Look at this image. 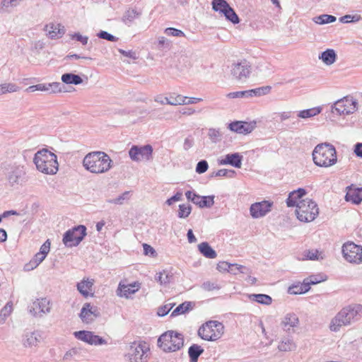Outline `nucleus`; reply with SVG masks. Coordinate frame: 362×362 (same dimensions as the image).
I'll return each instance as SVG.
<instances>
[{
    "instance_id": "42",
    "label": "nucleus",
    "mask_w": 362,
    "mask_h": 362,
    "mask_svg": "<svg viewBox=\"0 0 362 362\" xmlns=\"http://www.w3.org/2000/svg\"><path fill=\"white\" fill-rule=\"evenodd\" d=\"M272 89L270 86H262L255 89L248 90L250 97H259L268 94Z\"/></svg>"
},
{
    "instance_id": "21",
    "label": "nucleus",
    "mask_w": 362,
    "mask_h": 362,
    "mask_svg": "<svg viewBox=\"0 0 362 362\" xmlns=\"http://www.w3.org/2000/svg\"><path fill=\"white\" fill-rule=\"evenodd\" d=\"M306 193V190L303 188H298V189L290 192L286 201L287 206H296L297 208L299 201H300V199H302Z\"/></svg>"
},
{
    "instance_id": "6",
    "label": "nucleus",
    "mask_w": 362,
    "mask_h": 362,
    "mask_svg": "<svg viewBox=\"0 0 362 362\" xmlns=\"http://www.w3.org/2000/svg\"><path fill=\"white\" fill-rule=\"evenodd\" d=\"M6 180L11 187L23 185L27 181L26 171L24 165L4 164Z\"/></svg>"
},
{
    "instance_id": "39",
    "label": "nucleus",
    "mask_w": 362,
    "mask_h": 362,
    "mask_svg": "<svg viewBox=\"0 0 362 362\" xmlns=\"http://www.w3.org/2000/svg\"><path fill=\"white\" fill-rule=\"evenodd\" d=\"M23 0H0V13L8 11L9 8H13L20 4Z\"/></svg>"
},
{
    "instance_id": "37",
    "label": "nucleus",
    "mask_w": 362,
    "mask_h": 362,
    "mask_svg": "<svg viewBox=\"0 0 362 362\" xmlns=\"http://www.w3.org/2000/svg\"><path fill=\"white\" fill-rule=\"evenodd\" d=\"M141 16V13L136 11L135 9H129L123 15L122 21L126 24L129 25L132 23L134 19L139 18Z\"/></svg>"
},
{
    "instance_id": "33",
    "label": "nucleus",
    "mask_w": 362,
    "mask_h": 362,
    "mask_svg": "<svg viewBox=\"0 0 362 362\" xmlns=\"http://www.w3.org/2000/svg\"><path fill=\"white\" fill-rule=\"evenodd\" d=\"M249 298L252 301L266 305H269L272 303V297L267 294H250L249 295Z\"/></svg>"
},
{
    "instance_id": "7",
    "label": "nucleus",
    "mask_w": 362,
    "mask_h": 362,
    "mask_svg": "<svg viewBox=\"0 0 362 362\" xmlns=\"http://www.w3.org/2000/svg\"><path fill=\"white\" fill-rule=\"evenodd\" d=\"M223 325L221 322L210 320L203 324L198 329V335L206 341H216L223 334Z\"/></svg>"
},
{
    "instance_id": "53",
    "label": "nucleus",
    "mask_w": 362,
    "mask_h": 362,
    "mask_svg": "<svg viewBox=\"0 0 362 362\" xmlns=\"http://www.w3.org/2000/svg\"><path fill=\"white\" fill-rule=\"evenodd\" d=\"M361 16L359 15H345L341 18H339V21L342 23H354L357 22L361 19Z\"/></svg>"
},
{
    "instance_id": "31",
    "label": "nucleus",
    "mask_w": 362,
    "mask_h": 362,
    "mask_svg": "<svg viewBox=\"0 0 362 362\" xmlns=\"http://www.w3.org/2000/svg\"><path fill=\"white\" fill-rule=\"evenodd\" d=\"M62 81L66 84L79 85L83 83L82 78L73 73H65L62 76Z\"/></svg>"
},
{
    "instance_id": "26",
    "label": "nucleus",
    "mask_w": 362,
    "mask_h": 362,
    "mask_svg": "<svg viewBox=\"0 0 362 362\" xmlns=\"http://www.w3.org/2000/svg\"><path fill=\"white\" fill-rule=\"evenodd\" d=\"M199 252L206 258L214 259L217 256L216 252L210 246L209 243L202 242L198 245Z\"/></svg>"
},
{
    "instance_id": "28",
    "label": "nucleus",
    "mask_w": 362,
    "mask_h": 362,
    "mask_svg": "<svg viewBox=\"0 0 362 362\" xmlns=\"http://www.w3.org/2000/svg\"><path fill=\"white\" fill-rule=\"evenodd\" d=\"M204 350L200 346L193 344L189 347L188 354L189 362H197L199 357L204 353Z\"/></svg>"
},
{
    "instance_id": "48",
    "label": "nucleus",
    "mask_w": 362,
    "mask_h": 362,
    "mask_svg": "<svg viewBox=\"0 0 362 362\" xmlns=\"http://www.w3.org/2000/svg\"><path fill=\"white\" fill-rule=\"evenodd\" d=\"M19 87L14 83H4L0 85V95L6 93L16 92Z\"/></svg>"
},
{
    "instance_id": "34",
    "label": "nucleus",
    "mask_w": 362,
    "mask_h": 362,
    "mask_svg": "<svg viewBox=\"0 0 362 362\" xmlns=\"http://www.w3.org/2000/svg\"><path fill=\"white\" fill-rule=\"evenodd\" d=\"M173 274H170L166 270L157 273L155 276V280L160 285H166L173 279Z\"/></svg>"
},
{
    "instance_id": "57",
    "label": "nucleus",
    "mask_w": 362,
    "mask_h": 362,
    "mask_svg": "<svg viewBox=\"0 0 362 362\" xmlns=\"http://www.w3.org/2000/svg\"><path fill=\"white\" fill-rule=\"evenodd\" d=\"M318 252L317 250H308L304 251V256L306 259L317 260L319 259Z\"/></svg>"
},
{
    "instance_id": "61",
    "label": "nucleus",
    "mask_w": 362,
    "mask_h": 362,
    "mask_svg": "<svg viewBox=\"0 0 362 362\" xmlns=\"http://www.w3.org/2000/svg\"><path fill=\"white\" fill-rule=\"evenodd\" d=\"M72 40H75L81 42L83 45H86L88 43V37L87 36H83L79 33H75L71 35Z\"/></svg>"
},
{
    "instance_id": "11",
    "label": "nucleus",
    "mask_w": 362,
    "mask_h": 362,
    "mask_svg": "<svg viewBox=\"0 0 362 362\" xmlns=\"http://www.w3.org/2000/svg\"><path fill=\"white\" fill-rule=\"evenodd\" d=\"M358 103L353 98L345 97L337 100L332 107V112L339 115H350L357 110Z\"/></svg>"
},
{
    "instance_id": "56",
    "label": "nucleus",
    "mask_w": 362,
    "mask_h": 362,
    "mask_svg": "<svg viewBox=\"0 0 362 362\" xmlns=\"http://www.w3.org/2000/svg\"><path fill=\"white\" fill-rule=\"evenodd\" d=\"M306 279L310 282V284L311 285L317 284L324 281L327 279L325 276H323L321 274L311 275Z\"/></svg>"
},
{
    "instance_id": "52",
    "label": "nucleus",
    "mask_w": 362,
    "mask_h": 362,
    "mask_svg": "<svg viewBox=\"0 0 362 362\" xmlns=\"http://www.w3.org/2000/svg\"><path fill=\"white\" fill-rule=\"evenodd\" d=\"M164 33L165 35L168 36H175V37H185V34L181 30L175 28H167L165 29Z\"/></svg>"
},
{
    "instance_id": "40",
    "label": "nucleus",
    "mask_w": 362,
    "mask_h": 362,
    "mask_svg": "<svg viewBox=\"0 0 362 362\" xmlns=\"http://www.w3.org/2000/svg\"><path fill=\"white\" fill-rule=\"evenodd\" d=\"M46 256L37 252L30 262L25 264V268L26 270H31L37 267L45 259Z\"/></svg>"
},
{
    "instance_id": "5",
    "label": "nucleus",
    "mask_w": 362,
    "mask_h": 362,
    "mask_svg": "<svg viewBox=\"0 0 362 362\" xmlns=\"http://www.w3.org/2000/svg\"><path fill=\"white\" fill-rule=\"evenodd\" d=\"M296 214L299 221L310 222L317 216L319 209L316 202L312 199H301L296 209Z\"/></svg>"
},
{
    "instance_id": "55",
    "label": "nucleus",
    "mask_w": 362,
    "mask_h": 362,
    "mask_svg": "<svg viewBox=\"0 0 362 362\" xmlns=\"http://www.w3.org/2000/svg\"><path fill=\"white\" fill-rule=\"evenodd\" d=\"M97 36L100 39L106 40L110 42H116L118 40L117 37L104 30L100 31L97 34Z\"/></svg>"
},
{
    "instance_id": "24",
    "label": "nucleus",
    "mask_w": 362,
    "mask_h": 362,
    "mask_svg": "<svg viewBox=\"0 0 362 362\" xmlns=\"http://www.w3.org/2000/svg\"><path fill=\"white\" fill-rule=\"evenodd\" d=\"M348 188L349 189L345 195L346 201L351 202L354 204H361L362 202V188L351 189V187H348Z\"/></svg>"
},
{
    "instance_id": "17",
    "label": "nucleus",
    "mask_w": 362,
    "mask_h": 362,
    "mask_svg": "<svg viewBox=\"0 0 362 362\" xmlns=\"http://www.w3.org/2000/svg\"><path fill=\"white\" fill-rule=\"evenodd\" d=\"M231 74L237 79L242 80L249 77L251 72L250 63L244 59L233 64L230 70Z\"/></svg>"
},
{
    "instance_id": "2",
    "label": "nucleus",
    "mask_w": 362,
    "mask_h": 362,
    "mask_svg": "<svg viewBox=\"0 0 362 362\" xmlns=\"http://www.w3.org/2000/svg\"><path fill=\"white\" fill-rule=\"evenodd\" d=\"M314 163L322 168H328L334 165L337 161L335 147L329 143L317 144L313 151Z\"/></svg>"
},
{
    "instance_id": "27",
    "label": "nucleus",
    "mask_w": 362,
    "mask_h": 362,
    "mask_svg": "<svg viewBox=\"0 0 362 362\" xmlns=\"http://www.w3.org/2000/svg\"><path fill=\"white\" fill-rule=\"evenodd\" d=\"M337 54L332 49H327L322 52L319 56V59H321L326 65H331L336 62Z\"/></svg>"
},
{
    "instance_id": "54",
    "label": "nucleus",
    "mask_w": 362,
    "mask_h": 362,
    "mask_svg": "<svg viewBox=\"0 0 362 362\" xmlns=\"http://www.w3.org/2000/svg\"><path fill=\"white\" fill-rule=\"evenodd\" d=\"M209 168V164L206 160H201L199 161L196 166V173L198 174H202L206 172Z\"/></svg>"
},
{
    "instance_id": "45",
    "label": "nucleus",
    "mask_w": 362,
    "mask_h": 362,
    "mask_svg": "<svg viewBox=\"0 0 362 362\" xmlns=\"http://www.w3.org/2000/svg\"><path fill=\"white\" fill-rule=\"evenodd\" d=\"M192 211V206L189 204H180L177 216L180 218H185L189 216Z\"/></svg>"
},
{
    "instance_id": "47",
    "label": "nucleus",
    "mask_w": 362,
    "mask_h": 362,
    "mask_svg": "<svg viewBox=\"0 0 362 362\" xmlns=\"http://www.w3.org/2000/svg\"><path fill=\"white\" fill-rule=\"evenodd\" d=\"M236 172L234 170L221 169L211 174V177H226L233 178L235 176Z\"/></svg>"
},
{
    "instance_id": "4",
    "label": "nucleus",
    "mask_w": 362,
    "mask_h": 362,
    "mask_svg": "<svg viewBox=\"0 0 362 362\" xmlns=\"http://www.w3.org/2000/svg\"><path fill=\"white\" fill-rule=\"evenodd\" d=\"M157 343L163 351L174 352L183 346L184 338L182 334L169 330L159 337Z\"/></svg>"
},
{
    "instance_id": "41",
    "label": "nucleus",
    "mask_w": 362,
    "mask_h": 362,
    "mask_svg": "<svg viewBox=\"0 0 362 362\" xmlns=\"http://www.w3.org/2000/svg\"><path fill=\"white\" fill-rule=\"evenodd\" d=\"M337 21V18L332 15L329 14H322L318 16H316L313 18V21L320 25L327 24L330 23H334Z\"/></svg>"
},
{
    "instance_id": "25",
    "label": "nucleus",
    "mask_w": 362,
    "mask_h": 362,
    "mask_svg": "<svg viewBox=\"0 0 362 362\" xmlns=\"http://www.w3.org/2000/svg\"><path fill=\"white\" fill-rule=\"evenodd\" d=\"M346 312L349 313L353 322H356L362 317V305L361 304H353L344 307Z\"/></svg>"
},
{
    "instance_id": "29",
    "label": "nucleus",
    "mask_w": 362,
    "mask_h": 362,
    "mask_svg": "<svg viewBox=\"0 0 362 362\" xmlns=\"http://www.w3.org/2000/svg\"><path fill=\"white\" fill-rule=\"evenodd\" d=\"M93 286V280L83 279L77 284V289L83 296L88 297L90 295L88 290L91 291Z\"/></svg>"
},
{
    "instance_id": "30",
    "label": "nucleus",
    "mask_w": 362,
    "mask_h": 362,
    "mask_svg": "<svg viewBox=\"0 0 362 362\" xmlns=\"http://www.w3.org/2000/svg\"><path fill=\"white\" fill-rule=\"evenodd\" d=\"M139 286H137V288L135 289L134 285H122L121 283H119V286L117 290V296L120 297H125L128 298L130 294L134 293L138 289Z\"/></svg>"
},
{
    "instance_id": "59",
    "label": "nucleus",
    "mask_w": 362,
    "mask_h": 362,
    "mask_svg": "<svg viewBox=\"0 0 362 362\" xmlns=\"http://www.w3.org/2000/svg\"><path fill=\"white\" fill-rule=\"evenodd\" d=\"M250 93L247 90L236 91L229 93L227 96L229 98H250Z\"/></svg>"
},
{
    "instance_id": "8",
    "label": "nucleus",
    "mask_w": 362,
    "mask_h": 362,
    "mask_svg": "<svg viewBox=\"0 0 362 362\" xmlns=\"http://www.w3.org/2000/svg\"><path fill=\"white\" fill-rule=\"evenodd\" d=\"M148 351L149 348L146 342L134 341L130 344L125 357L130 362H147Z\"/></svg>"
},
{
    "instance_id": "20",
    "label": "nucleus",
    "mask_w": 362,
    "mask_h": 362,
    "mask_svg": "<svg viewBox=\"0 0 362 362\" xmlns=\"http://www.w3.org/2000/svg\"><path fill=\"white\" fill-rule=\"evenodd\" d=\"M243 156L238 153H228L223 159L218 160L219 165H230L236 168H240L243 161Z\"/></svg>"
},
{
    "instance_id": "50",
    "label": "nucleus",
    "mask_w": 362,
    "mask_h": 362,
    "mask_svg": "<svg viewBox=\"0 0 362 362\" xmlns=\"http://www.w3.org/2000/svg\"><path fill=\"white\" fill-rule=\"evenodd\" d=\"M214 196H203L200 200L199 208H211L214 204Z\"/></svg>"
},
{
    "instance_id": "23",
    "label": "nucleus",
    "mask_w": 362,
    "mask_h": 362,
    "mask_svg": "<svg viewBox=\"0 0 362 362\" xmlns=\"http://www.w3.org/2000/svg\"><path fill=\"white\" fill-rule=\"evenodd\" d=\"M281 325L284 331L290 332L291 328L299 325V319L295 313H288L284 317Z\"/></svg>"
},
{
    "instance_id": "58",
    "label": "nucleus",
    "mask_w": 362,
    "mask_h": 362,
    "mask_svg": "<svg viewBox=\"0 0 362 362\" xmlns=\"http://www.w3.org/2000/svg\"><path fill=\"white\" fill-rule=\"evenodd\" d=\"M173 304L168 303L158 308L157 314L160 317H163L168 314L170 310L173 308Z\"/></svg>"
},
{
    "instance_id": "46",
    "label": "nucleus",
    "mask_w": 362,
    "mask_h": 362,
    "mask_svg": "<svg viewBox=\"0 0 362 362\" xmlns=\"http://www.w3.org/2000/svg\"><path fill=\"white\" fill-rule=\"evenodd\" d=\"M187 99V97H184L180 95H178L175 98L170 97V98H168V97H165L166 104L171 105H184V103H186Z\"/></svg>"
},
{
    "instance_id": "10",
    "label": "nucleus",
    "mask_w": 362,
    "mask_h": 362,
    "mask_svg": "<svg viewBox=\"0 0 362 362\" xmlns=\"http://www.w3.org/2000/svg\"><path fill=\"white\" fill-rule=\"evenodd\" d=\"M342 254L344 259L351 263L362 262V246L353 242H347L343 245Z\"/></svg>"
},
{
    "instance_id": "64",
    "label": "nucleus",
    "mask_w": 362,
    "mask_h": 362,
    "mask_svg": "<svg viewBox=\"0 0 362 362\" xmlns=\"http://www.w3.org/2000/svg\"><path fill=\"white\" fill-rule=\"evenodd\" d=\"M202 288L204 291H213L215 289H219V287L215 283H213L211 281L204 282L202 285Z\"/></svg>"
},
{
    "instance_id": "63",
    "label": "nucleus",
    "mask_w": 362,
    "mask_h": 362,
    "mask_svg": "<svg viewBox=\"0 0 362 362\" xmlns=\"http://www.w3.org/2000/svg\"><path fill=\"white\" fill-rule=\"evenodd\" d=\"M144 247V253L145 255H148L150 257H155L156 255V252L153 247L151 245L144 243L143 244Z\"/></svg>"
},
{
    "instance_id": "13",
    "label": "nucleus",
    "mask_w": 362,
    "mask_h": 362,
    "mask_svg": "<svg viewBox=\"0 0 362 362\" xmlns=\"http://www.w3.org/2000/svg\"><path fill=\"white\" fill-rule=\"evenodd\" d=\"M74 337L90 345H103L107 344V341L103 337L94 334L93 332L86 330H80L74 332Z\"/></svg>"
},
{
    "instance_id": "38",
    "label": "nucleus",
    "mask_w": 362,
    "mask_h": 362,
    "mask_svg": "<svg viewBox=\"0 0 362 362\" xmlns=\"http://www.w3.org/2000/svg\"><path fill=\"white\" fill-rule=\"evenodd\" d=\"M212 9L214 11H218L222 14L225 13V11L230 6L226 0H213L211 2Z\"/></svg>"
},
{
    "instance_id": "35",
    "label": "nucleus",
    "mask_w": 362,
    "mask_h": 362,
    "mask_svg": "<svg viewBox=\"0 0 362 362\" xmlns=\"http://www.w3.org/2000/svg\"><path fill=\"white\" fill-rule=\"evenodd\" d=\"M40 336L36 332L28 333L23 339V344L25 346H36L39 342Z\"/></svg>"
},
{
    "instance_id": "49",
    "label": "nucleus",
    "mask_w": 362,
    "mask_h": 362,
    "mask_svg": "<svg viewBox=\"0 0 362 362\" xmlns=\"http://www.w3.org/2000/svg\"><path fill=\"white\" fill-rule=\"evenodd\" d=\"M129 191H126L117 198L108 199L107 202L110 204L122 205L124 204L125 200H128L129 199Z\"/></svg>"
},
{
    "instance_id": "1",
    "label": "nucleus",
    "mask_w": 362,
    "mask_h": 362,
    "mask_svg": "<svg viewBox=\"0 0 362 362\" xmlns=\"http://www.w3.org/2000/svg\"><path fill=\"white\" fill-rule=\"evenodd\" d=\"M83 165L88 171L95 174H102L109 171L113 161L103 151H93L88 153L83 160Z\"/></svg>"
},
{
    "instance_id": "9",
    "label": "nucleus",
    "mask_w": 362,
    "mask_h": 362,
    "mask_svg": "<svg viewBox=\"0 0 362 362\" xmlns=\"http://www.w3.org/2000/svg\"><path fill=\"white\" fill-rule=\"evenodd\" d=\"M86 227L83 225H78L69 229L63 235V243L68 247L78 246L86 236Z\"/></svg>"
},
{
    "instance_id": "60",
    "label": "nucleus",
    "mask_w": 362,
    "mask_h": 362,
    "mask_svg": "<svg viewBox=\"0 0 362 362\" xmlns=\"http://www.w3.org/2000/svg\"><path fill=\"white\" fill-rule=\"evenodd\" d=\"M208 136L213 142L216 143L220 140L219 138L221 136V134L219 130L215 129H209Z\"/></svg>"
},
{
    "instance_id": "16",
    "label": "nucleus",
    "mask_w": 362,
    "mask_h": 362,
    "mask_svg": "<svg viewBox=\"0 0 362 362\" xmlns=\"http://www.w3.org/2000/svg\"><path fill=\"white\" fill-rule=\"evenodd\" d=\"M29 310L33 316L42 317L50 312V301L47 298H37L33 303Z\"/></svg>"
},
{
    "instance_id": "32",
    "label": "nucleus",
    "mask_w": 362,
    "mask_h": 362,
    "mask_svg": "<svg viewBox=\"0 0 362 362\" xmlns=\"http://www.w3.org/2000/svg\"><path fill=\"white\" fill-rule=\"evenodd\" d=\"M193 303L185 301L180 304L171 313V317H175L181 314H185L193 308Z\"/></svg>"
},
{
    "instance_id": "51",
    "label": "nucleus",
    "mask_w": 362,
    "mask_h": 362,
    "mask_svg": "<svg viewBox=\"0 0 362 362\" xmlns=\"http://www.w3.org/2000/svg\"><path fill=\"white\" fill-rule=\"evenodd\" d=\"M50 90V86L49 83H38L37 85H33L29 86L26 91L28 92H34L35 90H40V91H49Z\"/></svg>"
},
{
    "instance_id": "18",
    "label": "nucleus",
    "mask_w": 362,
    "mask_h": 362,
    "mask_svg": "<svg viewBox=\"0 0 362 362\" xmlns=\"http://www.w3.org/2000/svg\"><path fill=\"white\" fill-rule=\"evenodd\" d=\"M256 127V122L234 121L228 124V129L238 134H247Z\"/></svg>"
},
{
    "instance_id": "3",
    "label": "nucleus",
    "mask_w": 362,
    "mask_h": 362,
    "mask_svg": "<svg viewBox=\"0 0 362 362\" xmlns=\"http://www.w3.org/2000/svg\"><path fill=\"white\" fill-rule=\"evenodd\" d=\"M33 162L39 171L47 175H54L59 170L57 156L45 148L35 154Z\"/></svg>"
},
{
    "instance_id": "44",
    "label": "nucleus",
    "mask_w": 362,
    "mask_h": 362,
    "mask_svg": "<svg viewBox=\"0 0 362 362\" xmlns=\"http://www.w3.org/2000/svg\"><path fill=\"white\" fill-rule=\"evenodd\" d=\"M281 351H290L296 349V344L292 339L283 340L278 346Z\"/></svg>"
},
{
    "instance_id": "62",
    "label": "nucleus",
    "mask_w": 362,
    "mask_h": 362,
    "mask_svg": "<svg viewBox=\"0 0 362 362\" xmlns=\"http://www.w3.org/2000/svg\"><path fill=\"white\" fill-rule=\"evenodd\" d=\"M288 292L290 294H303V290L300 288V283H298L296 284H293L291 286L288 287Z\"/></svg>"
},
{
    "instance_id": "43",
    "label": "nucleus",
    "mask_w": 362,
    "mask_h": 362,
    "mask_svg": "<svg viewBox=\"0 0 362 362\" xmlns=\"http://www.w3.org/2000/svg\"><path fill=\"white\" fill-rule=\"evenodd\" d=\"M226 17V20L231 22L233 24H238L240 22V18L238 16L235 12L234 9L229 6L226 11L225 13H223Z\"/></svg>"
},
{
    "instance_id": "12",
    "label": "nucleus",
    "mask_w": 362,
    "mask_h": 362,
    "mask_svg": "<svg viewBox=\"0 0 362 362\" xmlns=\"http://www.w3.org/2000/svg\"><path fill=\"white\" fill-rule=\"evenodd\" d=\"M152 153L153 148L150 144L143 146H132L129 151V157L134 161L150 160L152 159Z\"/></svg>"
},
{
    "instance_id": "22",
    "label": "nucleus",
    "mask_w": 362,
    "mask_h": 362,
    "mask_svg": "<svg viewBox=\"0 0 362 362\" xmlns=\"http://www.w3.org/2000/svg\"><path fill=\"white\" fill-rule=\"evenodd\" d=\"M44 30L47 32V35L51 39L59 38L65 33L64 27L59 23H50L45 25Z\"/></svg>"
},
{
    "instance_id": "15",
    "label": "nucleus",
    "mask_w": 362,
    "mask_h": 362,
    "mask_svg": "<svg viewBox=\"0 0 362 362\" xmlns=\"http://www.w3.org/2000/svg\"><path fill=\"white\" fill-rule=\"evenodd\" d=\"M352 322H354L353 320H351L349 313L344 308L332 320L329 328L333 332H337L341 326H346Z\"/></svg>"
},
{
    "instance_id": "36",
    "label": "nucleus",
    "mask_w": 362,
    "mask_h": 362,
    "mask_svg": "<svg viewBox=\"0 0 362 362\" xmlns=\"http://www.w3.org/2000/svg\"><path fill=\"white\" fill-rule=\"evenodd\" d=\"M321 111L322 108L320 107L306 109L300 111L298 113V117L302 119H307L319 115Z\"/></svg>"
},
{
    "instance_id": "14",
    "label": "nucleus",
    "mask_w": 362,
    "mask_h": 362,
    "mask_svg": "<svg viewBox=\"0 0 362 362\" xmlns=\"http://www.w3.org/2000/svg\"><path fill=\"white\" fill-rule=\"evenodd\" d=\"M100 316V313L99 308L97 306L91 305L89 303L83 304L79 313V317L82 322L86 324L92 323Z\"/></svg>"
},
{
    "instance_id": "19",
    "label": "nucleus",
    "mask_w": 362,
    "mask_h": 362,
    "mask_svg": "<svg viewBox=\"0 0 362 362\" xmlns=\"http://www.w3.org/2000/svg\"><path fill=\"white\" fill-rule=\"evenodd\" d=\"M272 206V202L269 201L254 203L250 208V215L255 218L262 217L271 211Z\"/></svg>"
}]
</instances>
